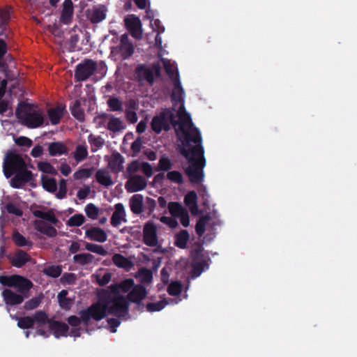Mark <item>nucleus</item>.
I'll use <instances>...</instances> for the list:
<instances>
[{"mask_svg": "<svg viewBox=\"0 0 357 357\" xmlns=\"http://www.w3.org/2000/svg\"><path fill=\"white\" fill-rule=\"evenodd\" d=\"M190 239V235L187 230H180V249H185L188 242Z\"/></svg>", "mask_w": 357, "mask_h": 357, "instance_id": "obj_54", "label": "nucleus"}, {"mask_svg": "<svg viewBox=\"0 0 357 357\" xmlns=\"http://www.w3.org/2000/svg\"><path fill=\"white\" fill-rule=\"evenodd\" d=\"M112 52L115 56H119L122 59H126L130 57L134 52V47L129 41L128 36L123 34L121 37L120 44L113 47Z\"/></svg>", "mask_w": 357, "mask_h": 357, "instance_id": "obj_12", "label": "nucleus"}, {"mask_svg": "<svg viewBox=\"0 0 357 357\" xmlns=\"http://www.w3.org/2000/svg\"><path fill=\"white\" fill-rule=\"evenodd\" d=\"M103 210L99 208L93 204H88L84 208V212L87 217L91 220H97L102 213Z\"/></svg>", "mask_w": 357, "mask_h": 357, "instance_id": "obj_33", "label": "nucleus"}, {"mask_svg": "<svg viewBox=\"0 0 357 357\" xmlns=\"http://www.w3.org/2000/svg\"><path fill=\"white\" fill-rule=\"evenodd\" d=\"M67 295L68 291L66 290H62L57 296L60 306L66 310L70 309L73 304V301L70 298H67Z\"/></svg>", "mask_w": 357, "mask_h": 357, "instance_id": "obj_37", "label": "nucleus"}, {"mask_svg": "<svg viewBox=\"0 0 357 357\" xmlns=\"http://www.w3.org/2000/svg\"><path fill=\"white\" fill-rule=\"evenodd\" d=\"M169 213L174 218L178 217V203L170 202L168 205Z\"/></svg>", "mask_w": 357, "mask_h": 357, "instance_id": "obj_62", "label": "nucleus"}, {"mask_svg": "<svg viewBox=\"0 0 357 357\" xmlns=\"http://www.w3.org/2000/svg\"><path fill=\"white\" fill-rule=\"evenodd\" d=\"M33 319V325L36 326L37 334L47 337V330L50 328L51 321L47 314L43 311H38L32 317Z\"/></svg>", "mask_w": 357, "mask_h": 357, "instance_id": "obj_14", "label": "nucleus"}, {"mask_svg": "<svg viewBox=\"0 0 357 357\" xmlns=\"http://www.w3.org/2000/svg\"><path fill=\"white\" fill-rule=\"evenodd\" d=\"M48 151L51 156H56L66 154L68 149L62 142H56L49 144Z\"/></svg>", "mask_w": 357, "mask_h": 357, "instance_id": "obj_30", "label": "nucleus"}, {"mask_svg": "<svg viewBox=\"0 0 357 357\" xmlns=\"http://www.w3.org/2000/svg\"><path fill=\"white\" fill-rule=\"evenodd\" d=\"M13 240L15 243L19 246L31 245L30 241H27L22 235L19 233L13 234Z\"/></svg>", "mask_w": 357, "mask_h": 357, "instance_id": "obj_55", "label": "nucleus"}, {"mask_svg": "<svg viewBox=\"0 0 357 357\" xmlns=\"http://www.w3.org/2000/svg\"><path fill=\"white\" fill-rule=\"evenodd\" d=\"M71 113L79 121H82L84 119V114L80 109L79 101H75L71 107Z\"/></svg>", "mask_w": 357, "mask_h": 357, "instance_id": "obj_50", "label": "nucleus"}, {"mask_svg": "<svg viewBox=\"0 0 357 357\" xmlns=\"http://www.w3.org/2000/svg\"><path fill=\"white\" fill-rule=\"evenodd\" d=\"M10 317L13 319L17 320V326L21 328H29L33 327V319L32 317H24L22 318H18L16 316L10 314Z\"/></svg>", "mask_w": 357, "mask_h": 357, "instance_id": "obj_40", "label": "nucleus"}, {"mask_svg": "<svg viewBox=\"0 0 357 357\" xmlns=\"http://www.w3.org/2000/svg\"><path fill=\"white\" fill-rule=\"evenodd\" d=\"M41 183L43 188L49 192L55 195L59 199H63L67 195L66 180L61 178L59 181V190L57 191V183L55 178L48 176L43 175L41 176Z\"/></svg>", "mask_w": 357, "mask_h": 357, "instance_id": "obj_8", "label": "nucleus"}, {"mask_svg": "<svg viewBox=\"0 0 357 357\" xmlns=\"http://www.w3.org/2000/svg\"><path fill=\"white\" fill-rule=\"evenodd\" d=\"M180 223L185 227L190 225V217L186 209L180 204Z\"/></svg>", "mask_w": 357, "mask_h": 357, "instance_id": "obj_49", "label": "nucleus"}, {"mask_svg": "<svg viewBox=\"0 0 357 357\" xmlns=\"http://www.w3.org/2000/svg\"><path fill=\"white\" fill-rule=\"evenodd\" d=\"M93 168H79L73 174L75 180H85L90 178L93 174Z\"/></svg>", "mask_w": 357, "mask_h": 357, "instance_id": "obj_41", "label": "nucleus"}, {"mask_svg": "<svg viewBox=\"0 0 357 357\" xmlns=\"http://www.w3.org/2000/svg\"><path fill=\"white\" fill-rule=\"evenodd\" d=\"M211 220L209 214L201 216L195 225V231L199 237H202L206 231V226Z\"/></svg>", "mask_w": 357, "mask_h": 357, "instance_id": "obj_32", "label": "nucleus"}, {"mask_svg": "<svg viewBox=\"0 0 357 357\" xmlns=\"http://www.w3.org/2000/svg\"><path fill=\"white\" fill-rule=\"evenodd\" d=\"M107 12L105 6L97 5L86 10V16L92 23H99L105 19Z\"/></svg>", "mask_w": 357, "mask_h": 357, "instance_id": "obj_19", "label": "nucleus"}, {"mask_svg": "<svg viewBox=\"0 0 357 357\" xmlns=\"http://www.w3.org/2000/svg\"><path fill=\"white\" fill-rule=\"evenodd\" d=\"M160 66L153 63L151 66H140L136 70V73L140 82L152 84L154 79L159 75Z\"/></svg>", "mask_w": 357, "mask_h": 357, "instance_id": "obj_11", "label": "nucleus"}, {"mask_svg": "<svg viewBox=\"0 0 357 357\" xmlns=\"http://www.w3.org/2000/svg\"><path fill=\"white\" fill-rule=\"evenodd\" d=\"M184 203L192 215L200 214L197 205V195L195 191L189 192L184 198Z\"/></svg>", "mask_w": 357, "mask_h": 357, "instance_id": "obj_24", "label": "nucleus"}, {"mask_svg": "<svg viewBox=\"0 0 357 357\" xmlns=\"http://www.w3.org/2000/svg\"><path fill=\"white\" fill-rule=\"evenodd\" d=\"M68 330V327L66 324L52 321L50 328L47 330V333L48 331L52 332L55 337L59 338L61 336H66Z\"/></svg>", "mask_w": 357, "mask_h": 357, "instance_id": "obj_27", "label": "nucleus"}, {"mask_svg": "<svg viewBox=\"0 0 357 357\" xmlns=\"http://www.w3.org/2000/svg\"><path fill=\"white\" fill-rule=\"evenodd\" d=\"M41 302V299L39 297L32 298L31 300L26 302L24 308L26 310H33L36 308Z\"/></svg>", "mask_w": 357, "mask_h": 357, "instance_id": "obj_57", "label": "nucleus"}, {"mask_svg": "<svg viewBox=\"0 0 357 357\" xmlns=\"http://www.w3.org/2000/svg\"><path fill=\"white\" fill-rule=\"evenodd\" d=\"M0 283L5 286L14 287L22 294L29 291L33 286L30 280L17 275L11 276L0 275Z\"/></svg>", "mask_w": 357, "mask_h": 357, "instance_id": "obj_9", "label": "nucleus"}, {"mask_svg": "<svg viewBox=\"0 0 357 357\" xmlns=\"http://www.w3.org/2000/svg\"><path fill=\"white\" fill-rule=\"evenodd\" d=\"M15 143L19 146H31L32 144V141L26 137H20L15 139Z\"/></svg>", "mask_w": 357, "mask_h": 357, "instance_id": "obj_63", "label": "nucleus"}, {"mask_svg": "<svg viewBox=\"0 0 357 357\" xmlns=\"http://www.w3.org/2000/svg\"><path fill=\"white\" fill-rule=\"evenodd\" d=\"M97 181L104 186H109L113 184V181L109 172L105 169H100L96 172Z\"/></svg>", "mask_w": 357, "mask_h": 357, "instance_id": "obj_29", "label": "nucleus"}, {"mask_svg": "<svg viewBox=\"0 0 357 357\" xmlns=\"http://www.w3.org/2000/svg\"><path fill=\"white\" fill-rule=\"evenodd\" d=\"M162 63L165 66V70L167 73L170 76L172 77L174 73V70L176 69L175 63H172L169 60L163 59Z\"/></svg>", "mask_w": 357, "mask_h": 357, "instance_id": "obj_58", "label": "nucleus"}, {"mask_svg": "<svg viewBox=\"0 0 357 357\" xmlns=\"http://www.w3.org/2000/svg\"><path fill=\"white\" fill-rule=\"evenodd\" d=\"M38 230L50 237H54L56 235V229L45 222L38 225Z\"/></svg>", "mask_w": 357, "mask_h": 357, "instance_id": "obj_46", "label": "nucleus"}, {"mask_svg": "<svg viewBox=\"0 0 357 357\" xmlns=\"http://www.w3.org/2000/svg\"><path fill=\"white\" fill-rule=\"evenodd\" d=\"M125 24L132 36L140 39L142 36L141 20L134 15H130L125 18Z\"/></svg>", "mask_w": 357, "mask_h": 357, "instance_id": "obj_17", "label": "nucleus"}, {"mask_svg": "<svg viewBox=\"0 0 357 357\" xmlns=\"http://www.w3.org/2000/svg\"><path fill=\"white\" fill-rule=\"evenodd\" d=\"M10 19V13L6 10L0 11V36L3 34L6 22Z\"/></svg>", "mask_w": 357, "mask_h": 357, "instance_id": "obj_52", "label": "nucleus"}, {"mask_svg": "<svg viewBox=\"0 0 357 357\" xmlns=\"http://www.w3.org/2000/svg\"><path fill=\"white\" fill-rule=\"evenodd\" d=\"M85 236L88 239L98 243H104L107 239L106 232L101 228L97 227L87 229L85 231Z\"/></svg>", "mask_w": 357, "mask_h": 357, "instance_id": "obj_22", "label": "nucleus"}, {"mask_svg": "<svg viewBox=\"0 0 357 357\" xmlns=\"http://www.w3.org/2000/svg\"><path fill=\"white\" fill-rule=\"evenodd\" d=\"M73 259L76 262L79 264H86L92 261L93 256L89 253H82L75 255Z\"/></svg>", "mask_w": 357, "mask_h": 357, "instance_id": "obj_47", "label": "nucleus"}, {"mask_svg": "<svg viewBox=\"0 0 357 357\" xmlns=\"http://www.w3.org/2000/svg\"><path fill=\"white\" fill-rule=\"evenodd\" d=\"M91 192V188L88 185H84L83 187L80 188L77 192V197L79 199H86L88 195H89Z\"/></svg>", "mask_w": 357, "mask_h": 357, "instance_id": "obj_61", "label": "nucleus"}, {"mask_svg": "<svg viewBox=\"0 0 357 357\" xmlns=\"http://www.w3.org/2000/svg\"><path fill=\"white\" fill-rule=\"evenodd\" d=\"M85 249L101 256H105L107 255V251L100 245L86 243L85 244Z\"/></svg>", "mask_w": 357, "mask_h": 357, "instance_id": "obj_43", "label": "nucleus"}, {"mask_svg": "<svg viewBox=\"0 0 357 357\" xmlns=\"http://www.w3.org/2000/svg\"><path fill=\"white\" fill-rule=\"evenodd\" d=\"M177 218H174L173 216H171V217H167V216H162L160 218V221L168 225L170 228H175L177 226V221H176V219Z\"/></svg>", "mask_w": 357, "mask_h": 357, "instance_id": "obj_59", "label": "nucleus"}, {"mask_svg": "<svg viewBox=\"0 0 357 357\" xmlns=\"http://www.w3.org/2000/svg\"><path fill=\"white\" fill-rule=\"evenodd\" d=\"M109 168L114 173H119L123 169L124 158L119 153H114L105 156Z\"/></svg>", "mask_w": 357, "mask_h": 357, "instance_id": "obj_20", "label": "nucleus"}, {"mask_svg": "<svg viewBox=\"0 0 357 357\" xmlns=\"http://www.w3.org/2000/svg\"><path fill=\"white\" fill-rule=\"evenodd\" d=\"M172 167L171 160L166 156H162L159 160V167L161 170H167Z\"/></svg>", "mask_w": 357, "mask_h": 357, "instance_id": "obj_60", "label": "nucleus"}, {"mask_svg": "<svg viewBox=\"0 0 357 357\" xmlns=\"http://www.w3.org/2000/svg\"><path fill=\"white\" fill-rule=\"evenodd\" d=\"M74 12L72 0H65L63 3V8L61 15V21L64 24H68L72 20Z\"/></svg>", "mask_w": 357, "mask_h": 357, "instance_id": "obj_25", "label": "nucleus"}, {"mask_svg": "<svg viewBox=\"0 0 357 357\" xmlns=\"http://www.w3.org/2000/svg\"><path fill=\"white\" fill-rule=\"evenodd\" d=\"M127 222L126 213L124 206L121 203H118L114 206V211L111 218V224L114 227H119L122 223Z\"/></svg>", "mask_w": 357, "mask_h": 357, "instance_id": "obj_21", "label": "nucleus"}, {"mask_svg": "<svg viewBox=\"0 0 357 357\" xmlns=\"http://www.w3.org/2000/svg\"><path fill=\"white\" fill-rule=\"evenodd\" d=\"M64 109L63 107L58 106L48 110V116L52 125H56L59 123L61 118L64 114Z\"/></svg>", "mask_w": 357, "mask_h": 357, "instance_id": "obj_31", "label": "nucleus"}, {"mask_svg": "<svg viewBox=\"0 0 357 357\" xmlns=\"http://www.w3.org/2000/svg\"><path fill=\"white\" fill-rule=\"evenodd\" d=\"M146 294V290L142 285H135L132 279H126L119 283L111 284L103 291L98 302L82 313V318L85 321H88L91 313L96 320H101L107 313L127 319L129 317L128 299L139 304Z\"/></svg>", "mask_w": 357, "mask_h": 357, "instance_id": "obj_1", "label": "nucleus"}, {"mask_svg": "<svg viewBox=\"0 0 357 357\" xmlns=\"http://www.w3.org/2000/svg\"><path fill=\"white\" fill-rule=\"evenodd\" d=\"M96 69V64L93 61L86 60L77 66L75 77L78 80H85L93 73Z\"/></svg>", "mask_w": 357, "mask_h": 357, "instance_id": "obj_16", "label": "nucleus"}, {"mask_svg": "<svg viewBox=\"0 0 357 357\" xmlns=\"http://www.w3.org/2000/svg\"><path fill=\"white\" fill-rule=\"evenodd\" d=\"M111 277L112 275L109 271H104L103 270H99L93 275V278H95L96 282L101 286L108 284L111 280Z\"/></svg>", "mask_w": 357, "mask_h": 357, "instance_id": "obj_34", "label": "nucleus"}, {"mask_svg": "<svg viewBox=\"0 0 357 357\" xmlns=\"http://www.w3.org/2000/svg\"><path fill=\"white\" fill-rule=\"evenodd\" d=\"M88 142L91 145L92 151H96L101 148L105 143V140L101 137L95 136L92 134L89 135Z\"/></svg>", "mask_w": 357, "mask_h": 357, "instance_id": "obj_42", "label": "nucleus"}, {"mask_svg": "<svg viewBox=\"0 0 357 357\" xmlns=\"http://www.w3.org/2000/svg\"><path fill=\"white\" fill-rule=\"evenodd\" d=\"M85 222V218L82 214H75L71 216L66 222L69 227H79Z\"/></svg>", "mask_w": 357, "mask_h": 357, "instance_id": "obj_44", "label": "nucleus"}, {"mask_svg": "<svg viewBox=\"0 0 357 357\" xmlns=\"http://www.w3.org/2000/svg\"><path fill=\"white\" fill-rule=\"evenodd\" d=\"M178 121V109L175 107L166 109L159 114L155 116L151 121V128L155 133H160L162 131L169 130L172 126H174L176 135L178 130L176 128Z\"/></svg>", "mask_w": 357, "mask_h": 357, "instance_id": "obj_6", "label": "nucleus"}, {"mask_svg": "<svg viewBox=\"0 0 357 357\" xmlns=\"http://www.w3.org/2000/svg\"><path fill=\"white\" fill-rule=\"evenodd\" d=\"M150 25L153 32L147 34V40L149 43H153L155 46L161 47L162 38L160 35L165 31V28L161 25L159 20L154 18L151 20Z\"/></svg>", "mask_w": 357, "mask_h": 357, "instance_id": "obj_13", "label": "nucleus"}, {"mask_svg": "<svg viewBox=\"0 0 357 357\" xmlns=\"http://www.w3.org/2000/svg\"><path fill=\"white\" fill-rule=\"evenodd\" d=\"M138 276L142 282L149 283L152 280V272L147 269L140 270Z\"/></svg>", "mask_w": 357, "mask_h": 357, "instance_id": "obj_51", "label": "nucleus"}, {"mask_svg": "<svg viewBox=\"0 0 357 357\" xmlns=\"http://www.w3.org/2000/svg\"><path fill=\"white\" fill-rule=\"evenodd\" d=\"M93 305H92L90 307H89L88 309L85 310H83L80 312V319H79L76 316H70L68 319V321L70 325H71L72 326H77L80 322L82 321L84 325H88L91 320V319H93L95 321H96L92 316V314L90 313V315H89V320L85 321L83 318H82V313L85 311H88Z\"/></svg>", "mask_w": 357, "mask_h": 357, "instance_id": "obj_36", "label": "nucleus"}, {"mask_svg": "<svg viewBox=\"0 0 357 357\" xmlns=\"http://www.w3.org/2000/svg\"><path fill=\"white\" fill-rule=\"evenodd\" d=\"M95 122L98 128L104 127L113 132H121L126 128L122 119L106 113L98 114L95 118Z\"/></svg>", "mask_w": 357, "mask_h": 357, "instance_id": "obj_7", "label": "nucleus"}, {"mask_svg": "<svg viewBox=\"0 0 357 357\" xmlns=\"http://www.w3.org/2000/svg\"><path fill=\"white\" fill-rule=\"evenodd\" d=\"M143 241L146 245L151 247L157 246L158 244L157 227L152 222H148L144 226Z\"/></svg>", "mask_w": 357, "mask_h": 357, "instance_id": "obj_15", "label": "nucleus"}, {"mask_svg": "<svg viewBox=\"0 0 357 357\" xmlns=\"http://www.w3.org/2000/svg\"><path fill=\"white\" fill-rule=\"evenodd\" d=\"M73 155L77 162L83 161L88 156L87 146L86 144H79L77 146Z\"/></svg>", "mask_w": 357, "mask_h": 357, "instance_id": "obj_35", "label": "nucleus"}, {"mask_svg": "<svg viewBox=\"0 0 357 357\" xmlns=\"http://www.w3.org/2000/svg\"><path fill=\"white\" fill-rule=\"evenodd\" d=\"M144 197L142 195H134L130 199V207L131 211L135 214H139L142 212Z\"/></svg>", "mask_w": 357, "mask_h": 357, "instance_id": "obj_28", "label": "nucleus"}, {"mask_svg": "<svg viewBox=\"0 0 357 357\" xmlns=\"http://www.w3.org/2000/svg\"><path fill=\"white\" fill-rule=\"evenodd\" d=\"M29 260L28 255L23 251L18 252L12 259V264L15 267H21Z\"/></svg>", "mask_w": 357, "mask_h": 357, "instance_id": "obj_39", "label": "nucleus"}, {"mask_svg": "<svg viewBox=\"0 0 357 357\" xmlns=\"http://www.w3.org/2000/svg\"><path fill=\"white\" fill-rule=\"evenodd\" d=\"M2 296L7 305V311L9 312L10 309V305H15L20 304L23 302L24 298L22 296L14 293L10 289H5L2 292Z\"/></svg>", "mask_w": 357, "mask_h": 357, "instance_id": "obj_23", "label": "nucleus"}, {"mask_svg": "<svg viewBox=\"0 0 357 357\" xmlns=\"http://www.w3.org/2000/svg\"><path fill=\"white\" fill-rule=\"evenodd\" d=\"M169 304L166 300H161L157 302L149 303L146 305V310L149 312H159Z\"/></svg>", "mask_w": 357, "mask_h": 357, "instance_id": "obj_38", "label": "nucleus"}, {"mask_svg": "<svg viewBox=\"0 0 357 357\" xmlns=\"http://www.w3.org/2000/svg\"><path fill=\"white\" fill-rule=\"evenodd\" d=\"M16 116L21 123L29 128L40 127L45 121L43 112L38 107L25 103L19 105Z\"/></svg>", "mask_w": 357, "mask_h": 357, "instance_id": "obj_5", "label": "nucleus"}, {"mask_svg": "<svg viewBox=\"0 0 357 357\" xmlns=\"http://www.w3.org/2000/svg\"><path fill=\"white\" fill-rule=\"evenodd\" d=\"M128 178L125 188L128 192L132 193L143 190L147 185L146 180L142 176L134 175Z\"/></svg>", "mask_w": 357, "mask_h": 357, "instance_id": "obj_18", "label": "nucleus"}, {"mask_svg": "<svg viewBox=\"0 0 357 357\" xmlns=\"http://www.w3.org/2000/svg\"><path fill=\"white\" fill-rule=\"evenodd\" d=\"M180 155L186 160L184 172L192 185L204 181L206 165L201 131L198 128L180 132Z\"/></svg>", "mask_w": 357, "mask_h": 357, "instance_id": "obj_2", "label": "nucleus"}, {"mask_svg": "<svg viewBox=\"0 0 357 357\" xmlns=\"http://www.w3.org/2000/svg\"><path fill=\"white\" fill-rule=\"evenodd\" d=\"M112 262L117 267L126 271L130 270L134 265L130 258H127L121 254H114L112 257Z\"/></svg>", "mask_w": 357, "mask_h": 357, "instance_id": "obj_26", "label": "nucleus"}, {"mask_svg": "<svg viewBox=\"0 0 357 357\" xmlns=\"http://www.w3.org/2000/svg\"><path fill=\"white\" fill-rule=\"evenodd\" d=\"M203 244L200 241L195 242L193 244L190 252L191 271L184 281L185 283H187V286L184 287V284L180 280V301H181V297L183 298H187L188 297L186 291L188 289L190 280L199 277L203 271L209 267L211 259L208 256L203 254Z\"/></svg>", "mask_w": 357, "mask_h": 357, "instance_id": "obj_4", "label": "nucleus"}, {"mask_svg": "<svg viewBox=\"0 0 357 357\" xmlns=\"http://www.w3.org/2000/svg\"><path fill=\"white\" fill-rule=\"evenodd\" d=\"M185 107V91L180 84V132L197 128Z\"/></svg>", "mask_w": 357, "mask_h": 357, "instance_id": "obj_10", "label": "nucleus"}, {"mask_svg": "<svg viewBox=\"0 0 357 357\" xmlns=\"http://www.w3.org/2000/svg\"><path fill=\"white\" fill-rule=\"evenodd\" d=\"M38 167L40 171L43 173L48 174L50 175H56V169L47 162H40L38 164Z\"/></svg>", "mask_w": 357, "mask_h": 357, "instance_id": "obj_45", "label": "nucleus"}, {"mask_svg": "<svg viewBox=\"0 0 357 357\" xmlns=\"http://www.w3.org/2000/svg\"><path fill=\"white\" fill-rule=\"evenodd\" d=\"M43 272L45 275L52 277L57 278L61 273V268L59 266H50L44 268Z\"/></svg>", "mask_w": 357, "mask_h": 357, "instance_id": "obj_48", "label": "nucleus"}, {"mask_svg": "<svg viewBox=\"0 0 357 357\" xmlns=\"http://www.w3.org/2000/svg\"><path fill=\"white\" fill-rule=\"evenodd\" d=\"M3 170L6 178L13 174L15 176L10 181V185L20 188L32 178V174L27 169L26 162L22 155L15 152H8L4 158Z\"/></svg>", "mask_w": 357, "mask_h": 357, "instance_id": "obj_3", "label": "nucleus"}, {"mask_svg": "<svg viewBox=\"0 0 357 357\" xmlns=\"http://www.w3.org/2000/svg\"><path fill=\"white\" fill-rule=\"evenodd\" d=\"M107 105L112 111H121L123 109L121 102L117 98H110L107 101Z\"/></svg>", "mask_w": 357, "mask_h": 357, "instance_id": "obj_53", "label": "nucleus"}, {"mask_svg": "<svg viewBox=\"0 0 357 357\" xmlns=\"http://www.w3.org/2000/svg\"><path fill=\"white\" fill-rule=\"evenodd\" d=\"M140 169L142 172L147 176L151 177L153 174V169L150 164L143 162L141 164Z\"/></svg>", "mask_w": 357, "mask_h": 357, "instance_id": "obj_64", "label": "nucleus"}, {"mask_svg": "<svg viewBox=\"0 0 357 357\" xmlns=\"http://www.w3.org/2000/svg\"><path fill=\"white\" fill-rule=\"evenodd\" d=\"M141 167V164L137 161L132 162L127 167L126 174L127 177H130V176H134V174L137 172Z\"/></svg>", "mask_w": 357, "mask_h": 357, "instance_id": "obj_56", "label": "nucleus"}]
</instances>
